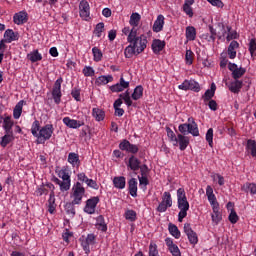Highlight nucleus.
<instances>
[{"label": "nucleus", "mask_w": 256, "mask_h": 256, "mask_svg": "<svg viewBox=\"0 0 256 256\" xmlns=\"http://www.w3.org/2000/svg\"><path fill=\"white\" fill-rule=\"evenodd\" d=\"M206 141L209 144V147H213V128H209L206 133Z\"/></svg>", "instance_id": "e2e57ef3"}, {"label": "nucleus", "mask_w": 256, "mask_h": 256, "mask_svg": "<svg viewBox=\"0 0 256 256\" xmlns=\"http://www.w3.org/2000/svg\"><path fill=\"white\" fill-rule=\"evenodd\" d=\"M164 25H165V16H163V14H159L153 24L152 29L154 33H160V31H163Z\"/></svg>", "instance_id": "aec40b11"}, {"label": "nucleus", "mask_w": 256, "mask_h": 256, "mask_svg": "<svg viewBox=\"0 0 256 256\" xmlns=\"http://www.w3.org/2000/svg\"><path fill=\"white\" fill-rule=\"evenodd\" d=\"M237 49H239V42L233 40L228 47L229 59H235L237 57Z\"/></svg>", "instance_id": "bb28decb"}, {"label": "nucleus", "mask_w": 256, "mask_h": 256, "mask_svg": "<svg viewBox=\"0 0 256 256\" xmlns=\"http://www.w3.org/2000/svg\"><path fill=\"white\" fill-rule=\"evenodd\" d=\"M241 190L245 193H250V195H256V184L246 182L244 185H242Z\"/></svg>", "instance_id": "4c0bfd02"}, {"label": "nucleus", "mask_w": 256, "mask_h": 256, "mask_svg": "<svg viewBox=\"0 0 256 256\" xmlns=\"http://www.w3.org/2000/svg\"><path fill=\"white\" fill-rule=\"evenodd\" d=\"M92 117L95 119V121H103L105 119V111L101 108H93Z\"/></svg>", "instance_id": "e433bc0d"}, {"label": "nucleus", "mask_w": 256, "mask_h": 256, "mask_svg": "<svg viewBox=\"0 0 256 256\" xmlns=\"http://www.w3.org/2000/svg\"><path fill=\"white\" fill-rule=\"evenodd\" d=\"M165 243H166V246L168 247L170 253L172 254V256H181V250H179V246H177L173 242V239L166 238Z\"/></svg>", "instance_id": "a211bd4d"}, {"label": "nucleus", "mask_w": 256, "mask_h": 256, "mask_svg": "<svg viewBox=\"0 0 256 256\" xmlns=\"http://www.w3.org/2000/svg\"><path fill=\"white\" fill-rule=\"evenodd\" d=\"M71 95L75 101H81V90L78 88H74L71 91Z\"/></svg>", "instance_id": "69168bd1"}, {"label": "nucleus", "mask_w": 256, "mask_h": 256, "mask_svg": "<svg viewBox=\"0 0 256 256\" xmlns=\"http://www.w3.org/2000/svg\"><path fill=\"white\" fill-rule=\"evenodd\" d=\"M178 89H181L182 91H195V93H199V91H201L199 83L192 79L184 80V82L178 86Z\"/></svg>", "instance_id": "6e6552de"}, {"label": "nucleus", "mask_w": 256, "mask_h": 256, "mask_svg": "<svg viewBox=\"0 0 256 256\" xmlns=\"http://www.w3.org/2000/svg\"><path fill=\"white\" fill-rule=\"evenodd\" d=\"M95 226L98 231H102L103 233L107 231V224L105 223V218L101 215L96 218Z\"/></svg>", "instance_id": "58836bf2"}, {"label": "nucleus", "mask_w": 256, "mask_h": 256, "mask_svg": "<svg viewBox=\"0 0 256 256\" xmlns=\"http://www.w3.org/2000/svg\"><path fill=\"white\" fill-rule=\"evenodd\" d=\"M57 205L55 204V194L52 192L50 193V198L48 200V212L53 215L55 213Z\"/></svg>", "instance_id": "a18cd8bd"}, {"label": "nucleus", "mask_w": 256, "mask_h": 256, "mask_svg": "<svg viewBox=\"0 0 256 256\" xmlns=\"http://www.w3.org/2000/svg\"><path fill=\"white\" fill-rule=\"evenodd\" d=\"M68 163L72 165V167L79 168V165H81V160H79V154L75 152H71L68 154Z\"/></svg>", "instance_id": "c756f323"}, {"label": "nucleus", "mask_w": 256, "mask_h": 256, "mask_svg": "<svg viewBox=\"0 0 256 256\" xmlns=\"http://www.w3.org/2000/svg\"><path fill=\"white\" fill-rule=\"evenodd\" d=\"M125 89H129V81H125L123 76L120 77L119 83L110 86V91H112V93H121L125 91Z\"/></svg>", "instance_id": "4468645a"}, {"label": "nucleus", "mask_w": 256, "mask_h": 256, "mask_svg": "<svg viewBox=\"0 0 256 256\" xmlns=\"http://www.w3.org/2000/svg\"><path fill=\"white\" fill-rule=\"evenodd\" d=\"M248 47H249L251 57H256V39L255 38H251L249 40Z\"/></svg>", "instance_id": "864d4df0"}, {"label": "nucleus", "mask_w": 256, "mask_h": 256, "mask_svg": "<svg viewBox=\"0 0 256 256\" xmlns=\"http://www.w3.org/2000/svg\"><path fill=\"white\" fill-rule=\"evenodd\" d=\"M79 15L84 21H89L91 19V7L89 6V2L86 0L80 1Z\"/></svg>", "instance_id": "0eeeda50"}, {"label": "nucleus", "mask_w": 256, "mask_h": 256, "mask_svg": "<svg viewBox=\"0 0 256 256\" xmlns=\"http://www.w3.org/2000/svg\"><path fill=\"white\" fill-rule=\"evenodd\" d=\"M216 89H217V86L215 85V83H212L211 89H208L203 96V99L205 102L211 101V99H213V97H215Z\"/></svg>", "instance_id": "79ce46f5"}, {"label": "nucleus", "mask_w": 256, "mask_h": 256, "mask_svg": "<svg viewBox=\"0 0 256 256\" xmlns=\"http://www.w3.org/2000/svg\"><path fill=\"white\" fill-rule=\"evenodd\" d=\"M99 204V196H94L86 201V206L84 207L85 213L88 215H93L95 213V209Z\"/></svg>", "instance_id": "ddd939ff"}, {"label": "nucleus", "mask_w": 256, "mask_h": 256, "mask_svg": "<svg viewBox=\"0 0 256 256\" xmlns=\"http://www.w3.org/2000/svg\"><path fill=\"white\" fill-rule=\"evenodd\" d=\"M109 83H113L112 75H101L95 80L96 87H103V85H107Z\"/></svg>", "instance_id": "5701e85b"}, {"label": "nucleus", "mask_w": 256, "mask_h": 256, "mask_svg": "<svg viewBox=\"0 0 256 256\" xmlns=\"http://www.w3.org/2000/svg\"><path fill=\"white\" fill-rule=\"evenodd\" d=\"M56 183L59 185L60 191L62 192L69 191V189H71V180H59V178H57Z\"/></svg>", "instance_id": "37998d69"}, {"label": "nucleus", "mask_w": 256, "mask_h": 256, "mask_svg": "<svg viewBox=\"0 0 256 256\" xmlns=\"http://www.w3.org/2000/svg\"><path fill=\"white\" fill-rule=\"evenodd\" d=\"M72 237H73V232L69 231V229L64 230V232L62 233L63 241H65L67 245H69Z\"/></svg>", "instance_id": "4d7b16f0"}, {"label": "nucleus", "mask_w": 256, "mask_h": 256, "mask_svg": "<svg viewBox=\"0 0 256 256\" xmlns=\"http://www.w3.org/2000/svg\"><path fill=\"white\" fill-rule=\"evenodd\" d=\"M193 51L187 50L185 55V61L187 65H193Z\"/></svg>", "instance_id": "0e129e2a"}, {"label": "nucleus", "mask_w": 256, "mask_h": 256, "mask_svg": "<svg viewBox=\"0 0 256 256\" xmlns=\"http://www.w3.org/2000/svg\"><path fill=\"white\" fill-rule=\"evenodd\" d=\"M218 39L221 41H233V39H237L239 35L237 31L233 30L231 26L227 23L220 22L218 23Z\"/></svg>", "instance_id": "39448f33"}, {"label": "nucleus", "mask_w": 256, "mask_h": 256, "mask_svg": "<svg viewBox=\"0 0 256 256\" xmlns=\"http://www.w3.org/2000/svg\"><path fill=\"white\" fill-rule=\"evenodd\" d=\"M163 49H165V41H162L159 39L153 40L152 51H153V53H155V55H159V53H161V51H163Z\"/></svg>", "instance_id": "393cba45"}, {"label": "nucleus", "mask_w": 256, "mask_h": 256, "mask_svg": "<svg viewBox=\"0 0 256 256\" xmlns=\"http://www.w3.org/2000/svg\"><path fill=\"white\" fill-rule=\"evenodd\" d=\"M119 97L120 98H118L114 102L115 115L117 117H123V115L125 114V110L121 108V105H123V101L127 107H133L135 106V104H133V100L131 99V93H129V90L120 94Z\"/></svg>", "instance_id": "20e7f679"}, {"label": "nucleus", "mask_w": 256, "mask_h": 256, "mask_svg": "<svg viewBox=\"0 0 256 256\" xmlns=\"http://www.w3.org/2000/svg\"><path fill=\"white\" fill-rule=\"evenodd\" d=\"M228 219L230 221V223H232L233 225H235V223H237V221H239V216L237 215V212L235 210H231Z\"/></svg>", "instance_id": "680f3d73"}, {"label": "nucleus", "mask_w": 256, "mask_h": 256, "mask_svg": "<svg viewBox=\"0 0 256 256\" xmlns=\"http://www.w3.org/2000/svg\"><path fill=\"white\" fill-rule=\"evenodd\" d=\"M137 35V30L131 29L130 35L127 37V41L130 45L124 50L126 59H131L133 55H141V53L147 49V36H145V34Z\"/></svg>", "instance_id": "f257e3e1"}, {"label": "nucleus", "mask_w": 256, "mask_h": 256, "mask_svg": "<svg viewBox=\"0 0 256 256\" xmlns=\"http://www.w3.org/2000/svg\"><path fill=\"white\" fill-rule=\"evenodd\" d=\"M19 40V33L12 29H7L4 33V43H13V41Z\"/></svg>", "instance_id": "4be33fe9"}, {"label": "nucleus", "mask_w": 256, "mask_h": 256, "mask_svg": "<svg viewBox=\"0 0 256 256\" xmlns=\"http://www.w3.org/2000/svg\"><path fill=\"white\" fill-rule=\"evenodd\" d=\"M188 133L193 135V137H199V127L197 126L194 117L188 118Z\"/></svg>", "instance_id": "6ab92c4d"}, {"label": "nucleus", "mask_w": 256, "mask_h": 256, "mask_svg": "<svg viewBox=\"0 0 256 256\" xmlns=\"http://www.w3.org/2000/svg\"><path fill=\"white\" fill-rule=\"evenodd\" d=\"M27 59H29L31 63H37V61H41L43 59V55L39 53V50H33L27 54Z\"/></svg>", "instance_id": "c9c22d12"}, {"label": "nucleus", "mask_w": 256, "mask_h": 256, "mask_svg": "<svg viewBox=\"0 0 256 256\" xmlns=\"http://www.w3.org/2000/svg\"><path fill=\"white\" fill-rule=\"evenodd\" d=\"M140 187H147L149 185V179L147 176H138Z\"/></svg>", "instance_id": "774afa93"}, {"label": "nucleus", "mask_w": 256, "mask_h": 256, "mask_svg": "<svg viewBox=\"0 0 256 256\" xmlns=\"http://www.w3.org/2000/svg\"><path fill=\"white\" fill-rule=\"evenodd\" d=\"M92 54H93V59L96 63H99V61L103 59V52H101V49H99L98 47L92 48Z\"/></svg>", "instance_id": "3c124183"}, {"label": "nucleus", "mask_w": 256, "mask_h": 256, "mask_svg": "<svg viewBox=\"0 0 256 256\" xmlns=\"http://www.w3.org/2000/svg\"><path fill=\"white\" fill-rule=\"evenodd\" d=\"M131 97H132L133 101H139V99H141V97H143V86H137L134 89L130 98Z\"/></svg>", "instance_id": "49530a36"}, {"label": "nucleus", "mask_w": 256, "mask_h": 256, "mask_svg": "<svg viewBox=\"0 0 256 256\" xmlns=\"http://www.w3.org/2000/svg\"><path fill=\"white\" fill-rule=\"evenodd\" d=\"M13 141H15L13 132H5V135L1 138L0 145L1 147H6L9 143H13Z\"/></svg>", "instance_id": "cd10ccee"}, {"label": "nucleus", "mask_w": 256, "mask_h": 256, "mask_svg": "<svg viewBox=\"0 0 256 256\" xmlns=\"http://www.w3.org/2000/svg\"><path fill=\"white\" fill-rule=\"evenodd\" d=\"M241 87H243V82L238 80H235L234 82L228 84V88L232 93H239Z\"/></svg>", "instance_id": "c03bdc74"}, {"label": "nucleus", "mask_w": 256, "mask_h": 256, "mask_svg": "<svg viewBox=\"0 0 256 256\" xmlns=\"http://www.w3.org/2000/svg\"><path fill=\"white\" fill-rule=\"evenodd\" d=\"M83 197H85V187L81 182H76L70 192V205H81L83 203Z\"/></svg>", "instance_id": "423d86ee"}, {"label": "nucleus", "mask_w": 256, "mask_h": 256, "mask_svg": "<svg viewBox=\"0 0 256 256\" xmlns=\"http://www.w3.org/2000/svg\"><path fill=\"white\" fill-rule=\"evenodd\" d=\"M84 77H94L95 76V69L91 66H85L82 70Z\"/></svg>", "instance_id": "5fc2aeb1"}, {"label": "nucleus", "mask_w": 256, "mask_h": 256, "mask_svg": "<svg viewBox=\"0 0 256 256\" xmlns=\"http://www.w3.org/2000/svg\"><path fill=\"white\" fill-rule=\"evenodd\" d=\"M174 147H178L180 151H185L187 147H189V137L183 135V134H177L176 141L173 143Z\"/></svg>", "instance_id": "2eb2a0df"}, {"label": "nucleus", "mask_w": 256, "mask_h": 256, "mask_svg": "<svg viewBox=\"0 0 256 256\" xmlns=\"http://www.w3.org/2000/svg\"><path fill=\"white\" fill-rule=\"evenodd\" d=\"M228 68L232 72L234 79H239L245 75V69L239 68L235 63H229Z\"/></svg>", "instance_id": "f3484780"}, {"label": "nucleus", "mask_w": 256, "mask_h": 256, "mask_svg": "<svg viewBox=\"0 0 256 256\" xmlns=\"http://www.w3.org/2000/svg\"><path fill=\"white\" fill-rule=\"evenodd\" d=\"M23 105H25V100H20L14 107L13 118L19 119L23 113Z\"/></svg>", "instance_id": "2f4dec72"}, {"label": "nucleus", "mask_w": 256, "mask_h": 256, "mask_svg": "<svg viewBox=\"0 0 256 256\" xmlns=\"http://www.w3.org/2000/svg\"><path fill=\"white\" fill-rule=\"evenodd\" d=\"M185 35L187 41H195L197 39V30L193 26H187Z\"/></svg>", "instance_id": "f704fd0d"}, {"label": "nucleus", "mask_w": 256, "mask_h": 256, "mask_svg": "<svg viewBox=\"0 0 256 256\" xmlns=\"http://www.w3.org/2000/svg\"><path fill=\"white\" fill-rule=\"evenodd\" d=\"M113 185L116 189H125V185H127V181L123 176H116L113 178Z\"/></svg>", "instance_id": "473e14b6"}, {"label": "nucleus", "mask_w": 256, "mask_h": 256, "mask_svg": "<svg viewBox=\"0 0 256 256\" xmlns=\"http://www.w3.org/2000/svg\"><path fill=\"white\" fill-rule=\"evenodd\" d=\"M127 167L131 169V171H139L141 161L137 157L131 156L128 160Z\"/></svg>", "instance_id": "b1692460"}, {"label": "nucleus", "mask_w": 256, "mask_h": 256, "mask_svg": "<svg viewBox=\"0 0 256 256\" xmlns=\"http://www.w3.org/2000/svg\"><path fill=\"white\" fill-rule=\"evenodd\" d=\"M84 251H89L90 245H95V235L94 234H88L86 239L82 241L81 243Z\"/></svg>", "instance_id": "7c9ffc66"}, {"label": "nucleus", "mask_w": 256, "mask_h": 256, "mask_svg": "<svg viewBox=\"0 0 256 256\" xmlns=\"http://www.w3.org/2000/svg\"><path fill=\"white\" fill-rule=\"evenodd\" d=\"M246 151L250 153L252 157H256V141L249 139L246 144Z\"/></svg>", "instance_id": "ea45409f"}, {"label": "nucleus", "mask_w": 256, "mask_h": 256, "mask_svg": "<svg viewBox=\"0 0 256 256\" xmlns=\"http://www.w3.org/2000/svg\"><path fill=\"white\" fill-rule=\"evenodd\" d=\"M15 25H23L27 23V12L20 11L13 17Z\"/></svg>", "instance_id": "a878e982"}, {"label": "nucleus", "mask_w": 256, "mask_h": 256, "mask_svg": "<svg viewBox=\"0 0 256 256\" xmlns=\"http://www.w3.org/2000/svg\"><path fill=\"white\" fill-rule=\"evenodd\" d=\"M184 233L187 235L188 241L191 245H197V243H199V237L197 236V233L191 228V224H184Z\"/></svg>", "instance_id": "f8f14e48"}, {"label": "nucleus", "mask_w": 256, "mask_h": 256, "mask_svg": "<svg viewBox=\"0 0 256 256\" xmlns=\"http://www.w3.org/2000/svg\"><path fill=\"white\" fill-rule=\"evenodd\" d=\"M0 123L2 124V129L5 132H13V125H15V121L13 118L7 114L0 115Z\"/></svg>", "instance_id": "9b49d317"}, {"label": "nucleus", "mask_w": 256, "mask_h": 256, "mask_svg": "<svg viewBox=\"0 0 256 256\" xmlns=\"http://www.w3.org/2000/svg\"><path fill=\"white\" fill-rule=\"evenodd\" d=\"M168 231L175 239H179V237H181V231H179V228L174 224H169Z\"/></svg>", "instance_id": "de8ad7c7"}, {"label": "nucleus", "mask_w": 256, "mask_h": 256, "mask_svg": "<svg viewBox=\"0 0 256 256\" xmlns=\"http://www.w3.org/2000/svg\"><path fill=\"white\" fill-rule=\"evenodd\" d=\"M206 197L208 198V201L212 209L219 207V202H217V197L213 193V188L210 185L206 187Z\"/></svg>", "instance_id": "dca6fc26"}, {"label": "nucleus", "mask_w": 256, "mask_h": 256, "mask_svg": "<svg viewBox=\"0 0 256 256\" xmlns=\"http://www.w3.org/2000/svg\"><path fill=\"white\" fill-rule=\"evenodd\" d=\"M103 33H105V24L103 22H100L96 25L94 29V35L95 37H103Z\"/></svg>", "instance_id": "8fccbe9b"}, {"label": "nucleus", "mask_w": 256, "mask_h": 256, "mask_svg": "<svg viewBox=\"0 0 256 256\" xmlns=\"http://www.w3.org/2000/svg\"><path fill=\"white\" fill-rule=\"evenodd\" d=\"M166 133L169 141L174 144L175 141L177 140V135H175V132H173L171 128H166Z\"/></svg>", "instance_id": "052dcab7"}, {"label": "nucleus", "mask_w": 256, "mask_h": 256, "mask_svg": "<svg viewBox=\"0 0 256 256\" xmlns=\"http://www.w3.org/2000/svg\"><path fill=\"white\" fill-rule=\"evenodd\" d=\"M58 177L62 179V181H71V175L69 174V170L66 168H62L58 171Z\"/></svg>", "instance_id": "603ef678"}, {"label": "nucleus", "mask_w": 256, "mask_h": 256, "mask_svg": "<svg viewBox=\"0 0 256 256\" xmlns=\"http://www.w3.org/2000/svg\"><path fill=\"white\" fill-rule=\"evenodd\" d=\"M125 219L128 221H135L137 219V213L133 210H127L125 212Z\"/></svg>", "instance_id": "bf43d9fd"}, {"label": "nucleus", "mask_w": 256, "mask_h": 256, "mask_svg": "<svg viewBox=\"0 0 256 256\" xmlns=\"http://www.w3.org/2000/svg\"><path fill=\"white\" fill-rule=\"evenodd\" d=\"M31 133L36 138L37 145H45L46 141H49L55 133L53 124H46L41 127L38 120H35L31 126Z\"/></svg>", "instance_id": "f03ea898"}, {"label": "nucleus", "mask_w": 256, "mask_h": 256, "mask_svg": "<svg viewBox=\"0 0 256 256\" xmlns=\"http://www.w3.org/2000/svg\"><path fill=\"white\" fill-rule=\"evenodd\" d=\"M139 23H141V14L137 12L132 13L129 24L131 25L132 29H135L136 33L139 31Z\"/></svg>", "instance_id": "412c9836"}, {"label": "nucleus", "mask_w": 256, "mask_h": 256, "mask_svg": "<svg viewBox=\"0 0 256 256\" xmlns=\"http://www.w3.org/2000/svg\"><path fill=\"white\" fill-rule=\"evenodd\" d=\"M177 201L178 209L180 210L178 213V221L179 223H183V219L187 217V211H189V201H187L185 189L179 188L177 190Z\"/></svg>", "instance_id": "7ed1b4c3"}, {"label": "nucleus", "mask_w": 256, "mask_h": 256, "mask_svg": "<svg viewBox=\"0 0 256 256\" xmlns=\"http://www.w3.org/2000/svg\"><path fill=\"white\" fill-rule=\"evenodd\" d=\"M211 177H212L214 183H218V185H220V186L225 185V178L223 176H221L220 174L214 173L211 175Z\"/></svg>", "instance_id": "6e6d98bb"}, {"label": "nucleus", "mask_w": 256, "mask_h": 256, "mask_svg": "<svg viewBox=\"0 0 256 256\" xmlns=\"http://www.w3.org/2000/svg\"><path fill=\"white\" fill-rule=\"evenodd\" d=\"M161 203H164V205H167V207H173V198H171L170 192L163 193Z\"/></svg>", "instance_id": "09e8293b"}, {"label": "nucleus", "mask_w": 256, "mask_h": 256, "mask_svg": "<svg viewBox=\"0 0 256 256\" xmlns=\"http://www.w3.org/2000/svg\"><path fill=\"white\" fill-rule=\"evenodd\" d=\"M212 211H213L211 214L212 222L214 223V225H219V223H221V220L223 219L219 206L216 208H212Z\"/></svg>", "instance_id": "c85d7f7f"}, {"label": "nucleus", "mask_w": 256, "mask_h": 256, "mask_svg": "<svg viewBox=\"0 0 256 256\" xmlns=\"http://www.w3.org/2000/svg\"><path fill=\"white\" fill-rule=\"evenodd\" d=\"M178 131H180L182 135H187V133H189V123L180 124Z\"/></svg>", "instance_id": "338daca9"}, {"label": "nucleus", "mask_w": 256, "mask_h": 256, "mask_svg": "<svg viewBox=\"0 0 256 256\" xmlns=\"http://www.w3.org/2000/svg\"><path fill=\"white\" fill-rule=\"evenodd\" d=\"M62 123H64V125L68 127V129H79L85 125V120H75L71 119L70 117H64L62 119Z\"/></svg>", "instance_id": "9d476101"}, {"label": "nucleus", "mask_w": 256, "mask_h": 256, "mask_svg": "<svg viewBox=\"0 0 256 256\" xmlns=\"http://www.w3.org/2000/svg\"><path fill=\"white\" fill-rule=\"evenodd\" d=\"M131 197H137V179L131 178L128 182Z\"/></svg>", "instance_id": "a19ab883"}, {"label": "nucleus", "mask_w": 256, "mask_h": 256, "mask_svg": "<svg viewBox=\"0 0 256 256\" xmlns=\"http://www.w3.org/2000/svg\"><path fill=\"white\" fill-rule=\"evenodd\" d=\"M63 83V78H58L53 86L52 89V97L54 99V103H56V105H59V103H61V85Z\"/></svg>", "instance_id": "1a4fd4ad"}, {"label": "nucleus", "mask_w": 256, "mask_h": 256, "mask_svg": "<svg viewBox=\"0 0 256 256\" xmlns=\"http://www.w3.org/2000/svg\"><path fill=\"white\" fill-rule=\"evenodd\" d=\"M194 3L195 0H185L184 5L182 7L184 13L188 15L190 18L194 15L193 8L191 7V5H193Z\"/></svg>", "instance_id": "72a5a7b5"}, {"label": "nucleus", "mask_w": 256, "mask_h": 256, "mask_svg": "<svg viewBox=\"0 0 256 256\" xmlns=\"http://www.w3.org/2000/svg\"><path fill=\"white\" fill-rule=\"evenodd\" d=\"M149 256H159V250L157 244L151 242L149 245Z\"/></svg>", "instance_id": "13d9d810"}]
</instances>
